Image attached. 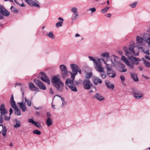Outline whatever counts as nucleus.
Returning a JSON list of instances; mask_svg holds the SVG:
<instances>
[{"mask_svg": "<svg viewBox=\"0 0 150 150\" xmlns=\"http://www.w3.org/2000/svg\"><path fill=\"white\" fill-rule=\"evenodd\" d=\"M140 49H142L143 47H135L134 43L130 44L129 48L125 47H123L126 55L128 57V58L126 59L125 56H122L121 59L131 69H133L134 67V63L132 57L139 55Z\"/></svg>", "mask_w": 150, "mask_h": 150, "instance_id": "1", "label": "nucleus"}, {"mask_svg": "<svg viewBox=\"0 0 150 150\" xmlns=\"http://www.w3.org/2000/svg\"><path fill=\"white\" fill-rule=\"evenodd\" d=\"M70 67L72 71L70 74L71 75V79H67L65 82L66 85L71 90L74 92L77 91L75 85L74 83V80L78 72L80 74L81 73V70L79 67L76 64H70Z\"/></svg>", "mask_w": 150, "mask_h": 150, "instance_id": "2", "label": "nucleus"}, {"mask_svg": "<svg viewBox=\"0 0 150 150\" xmlns=\"http://www.w3.org/2000/svg\"><path fill=\"white\" fill-rule=\"evenodd\" d=\"M51 81L53 86L56 88L58 91L60 92L63 91L64 84L58 76H53Z\"/></svg>", "mask_w": 150, "mask_h": 150, "instance_id": "3", "label": "nucleus"}, {"mask_svg": "<svg viewBox=\"0 0 150 150\" xmlns=\"http://www.w3.org/2000/svg\"><path fill=\"white\" fill-rule=\"evenodd\" d=\"M88 57L91 61H93L95 64L94 67L96 70L101 71L103 70L102 67V63L101 61H98V59H102V58H97V59L94 57L92 56H88Z\"/></svg>", "mask_w": 150, "mask_h": 150, "instance_id": "4", "label": "nucleus"}, {"mask_svg": "<svg viewBox=\"0 0 150 150\" xmlns=\"http://www.w3.org/2000/svg\"><path fill=\"white\" fill-rule=\"evenodd\" d=\"M98 61L103 62L105 64L107 71H110L111 70L112 67L114 66V63L112 60H105L104 58L99 59H98Z\"/></svg>", "mask_w": 150, "mask_h": 150, "instance_id": "5", "label": "nucleus"}, {"mask_svg": "<svg viewBox=\"0 0 150 150\" xmlns=\"http://www.w3.org/2000/svg\"><path fill=\"white\" fill-rule=\"evenodd\" d=\"M61 71V75L62 77L65 79L68 76V70L66 66L64 64L61 65L59 66Z\"/></svg>", "mask_w": 150, "mask_h": 150, "instance_id": "6", "label": "nucleus"}, {"mask_svg": "<svg viewBox=\"0 0 150 150\" xmlns=\"http://www.w3.org/2000/svg\"><path fill=\"white\" fill-rule=\"evenodd\" d=\"M71 11L72 14L71 17V19L72 21L76 20L79 17V13L78 11V9L76 7H72L71 10Z\"/></svg>", "mask_w": 150, "mask_h": 150, "instance_id": "7", "label": "nucleus"}, {"mask_svg": "<svg viewBox=\"0 0 150 150\" xmlns=\"http://www.w3.org/2000/svg\"><path fill=\"white\" fill-rule=\"evenodd\" d=\"M10 14V12L5 9L3 6L0 4V19H3L4 16H8Z\"/></svg>", "mask_w": 150, "mask_h": 150, "instance_id": "8", "label": "nucleus"}, {"mask_svg": "<svg viewBox=\"0 0 150 150\" xmlns=\"http://www.w3.org/2000/svg\"><path fill=\"white\" fill-rule=\"evenodd\" d=\"M83 85L84 88L86 90L90 89L92 86V83L88 79H84L83 81Z\"/></svg>", "mask_w": 150, "mask_h": 150, "instance_id": "9", "label": "nucleus"}, {"mask_svg": "<svg viewBox=\"0 0 150 150\" xmlns=\"http://www.w3.org/2000/svg\"><path fill=\"white\" fill-rule=\"evenodd\" d=\"M132 94L136 99H138L141 98L143 97V93L140 91L134 90L132 92Z\"/></svg>", "mask_w": 150, "mask_h": 150, "instance_id": "10", "label": "nucleus"}, {"mask_svg": "<svg viewBox=\"0 0 150 150\" xmlns=\"http://www.w3.org/2000/svg\"><path fill=\"white\" fill-rule=\"evenodd\" d=\"M34 82L41 89L45 90L46 89V86L41 81L35 79Z\"/></svg>", "mask_w": 150, "mask_h": 150, "instance_id": "11", "label": "nucleus"}, {"mask_svg": "<svg viewBox=\"0 0 150 150\" xmlns=\"http://www.w3.org/2000/svg\"><path fill=\"white\" fill-rule=\"evenodd\" d=\"M143 39L141 37L137 36L136 38V43L138 45L137 46H135V47H140L139 46H142L143 45ZM133 43H134L135 44V43L134 42H132L130 44H131Z\"/></svg>", "mask_w": 150, "mask_h": 150, "instance_id": "12", "label": "nucleus"}, {"mask_svg": "<svg viewBox=\"0 0 150 150\" xmlns=\"http://www.w3.org/2000/svg\"><path fill=\"white\" fill-rule=\"evenodd\" d=\"M40 74L42 76L40 77L41 79L43 82L47 83L48 84H49L50 83V80L45 74L42 72L40 73Z\"/></svg>", "mask_w": 150, "mask_h": 150, "instance_id": "13", "label": "nucleus"}, {"mask_svg": "<svg viewBox=\"0 0 150 150\" xmlns=\"http://www.w3.org/2000/svg\"><path fill=\"white\" fill-rule=\"evenodd\" d=\"M93 98L99 101H104L105 100V97L99 93H96Z\"/></svg>", "mask_w": 150, "mask_h": 150, "instance_id": "14", "label": "nucleus"}, {"mask_svg": "<svg viewBox=\"0 0 150 150\" xmlns=\"http://www.w3.org/2000/svg\"><path fill=\"white\" fill-rule=\"evenodd\" d=\"M0 111L1 115H5L7 114V111L5 109L4 104H2L0 107Z\"/></svg>", "mask_w": 150, "mask_h": 150, "instance_id": "15", "label": "nucleus"}, {"mask_svg": "<svg viewBox=\"0 0 150 150\" xmlns=\"http://www.w3.org/2000/svg\"><path fill=\"white\" fill-rule=\"evenodd\" d=\"M28 122L31 123L33 125L38 127L39 128H41L42 127L40 123L38 122H36L34 121L33 119L32 118L29 119L28 120Z\"/></svg>", "mask_w": 150, "mask_h": 150, "instance_id": "16", "label": "nucleus"}, {"mask_svg": "<svg viewBox=\"0 0 150 150\" xmlns=\"http://www.w3.org/2000/svg\"><path fill=\"white\" fill-rule=\"evenodd\" d=\"M18 103L19 105L20 108L21 109L23 112H25L27 111V109L26 106V105L25 102L24 103L23 100L21 102Z\"/></svg>", "mask_w": 150, "mask_h": 150, "instance_id": "17", "label": "nucleus"}, {"mask_svg": "<svg viewBox=\"0 0 150 150\" xmlns=\"http://www.w3.org/2000/svg\"><path fill=\"white\" fill-rule=\"evenodd\" d=\"M2 132L3 136L5 137L6 135V130L5 126L0 125V133Z\"/></svg>", "mask_w": 150, "mask_h": 150, "instance_id": "18", "label": "nucleus"}, {"mask_svg": "<svg viewBox=\"0 0 150 150\" xmlns=\"http://www.w3.org/2000/svg\"><path fill=\"white\" fill-rule=\"evenodd\" d=\"M93 80L94 84L97 85L98 83L101 84L102 81L101 79L96 77H93Z\"/></svg>", "mask_w": 150, "mask_h": 150, "instance_id": "19", "label": "nucleus"}, {"mask_svg": "<svg viewBox=\"0 0 150 150\" xmlns=\"http://www.w3.org/2000/svg\"><path fill=\"white\" fill-rule=\"evenodd\" d=\"M29 88L31 90L35 91L38 90L39 88L36 86L34 84L32 83H30L28 85Z\"/></svg>", "mask_w": 150, "mask_h": 150, "instance_id": "20", "label": "nucleus"}, {"mask_svg": "<svg viewBox=\"0 0 150 150\" xmlns=\"http://www.w3.org/2000/svg\"><path fill=\"white\" fill-rule=\"evenodd\" d=\"M107 73L109 77L112 78H114L116 76V72L113 71H107Z\"/></svg>", "mask_w": 150, "mask_h": 150, "instance_id": "21", "label": "nucleus"}, {"mask_svg": "<svg viewBox=\"0 0 150 150\" xmlns=\"http://www.w3.org/2000/svg\"><path fill=\"white\" fill-rule=\"evenodd\" d=\"M105 85L108 88L112 90L114 88V85L108 81H106L105 82Z\"/></svg>", "mask_w": 150, "mask_h": 150, "instance_id": "22", "label": "nucleus"}, {"mask_svg": "<svg viewBox=\"0 0 150 150\" xmlns=\"http://www.w3.org/2000/svg\"><path fill=\"white\" fill-rule=\"evenodd\" d=\"M110 54L108 52H104L102 53L101 56L102 57L105 58L104 59L105 60H109V58L110 57Z\"/></svg>", "mask_w": 150, "mask_h": 150, "instance_id": "23", "label": "nucleus"}, {"mask_svg": "<svg viewBox=\"0 0 150 150\" xmlns=\"http://www.w3.org/2000/svg\"><path fill=\"white\" fill-rule=\"evenodd\" d=\"M46 123L48 127L51 126L52 124V119L50 118H48L46 120Z\"/></svg>", "mask_w": 150, "mask_h": 150, "instance_id": "24", "label": "nucleus"}, {"mask_svg": "<svg viewBox=\"0 0 150 150\" xmlns=\"http://www.w3.org/2000/svg\"><path fill=\"white\" fill-rule=\"evenodd\" d=\"M142 60L145 66L147 68H150V62L144 58L142 59Z\"/></svg>", "mask_w": 150, "mask_h": 150, "instance_id": "25", "label": "nucleus"}, {"mask_svg": "<svg viewBox=\"0 0 150 150\" xmlns=\"http://www.w3.org/2000/svg\"><path fill=\"white\" fill-rule=\"evenodd\" d=\"M130 74L132 78L135 81H138L139 79L137 74L134 73H131Z\"/></svg>", "mask_w": 150, "mask_h": 150, "instance_id": "26", "label": "nucleus"}, {"mask_svg": "<svg viewBox=\"0 0 150 150\" xmlns=\"http://www.w3.org/2000/svg\"><path fill=\"white\" fill-rule=\"evenodd\" d=\"M120 65H121V66L120 67L119 69V71L120 72H126L127 70L124 67L125 66L124 65L120 64Z\"/></svg>", "mask_w": 150, "mask_h": 150, "instance_id": "27", "label": "nucleus"}, {"mask_svg": "<svg viewBox=\"0 0 150 150\" xmlns=\"http://www.w3.org/2000/svg\"><path fill=\"white\" fill-rule=\"evenodd\" d=\"M58 96L60 99L61 102H62V104L61 105L60 107L61 108H63L67 104V103L65 101L64 98H62L59 96Z\"/></svg>", "mask_w": 150, "mask_h": 150, "instance_id": "28", "label": "nucleus"}, {"mask_svg": "<svg viewBox=\"0 0 150 150\" xmlns=\"http://www.w3.org/2000/svg\"><path fill=\"white\" fill-rule=\"evenodd\" d=\"M15 2L21 7H24L25 5L23 3L22 0H14Z\"/></svg>", "mask_w": 150, "mask_h": 150, "instance_id": "29", "label": "nucleus"}, {"mask_svg": "<svg viewBox=\"0 0 150 150\" xmlns=\"http://www.w3.org/2000/svg\"><path fill=\"white\" fill-rule=\"evenodd\" d=\"M102 67L103 69V70H101V71H98V70H96L97 71L100 73V75L101 77L103 78H105L106 77V75L105 74V73L104 71V68L102 64Z\"/></svg>", "mask_w": 150, "mask_h": 150, "instance_id": "30", "label": "nucleus"}, {"mask_svg": "<svg viewBox=\"0 0 150 150\" xmlns=\"http://www.w3.org/2000/svg\"><path fill=\"white\" fill-rule=\"evenodd\" d=\"M13 109L14 110V112L16 115L18 116L21 115V111L19 110L18 107Z\"/></svg>", "mask_w": 150, "mask_h": 150, "instance_id": "31", "label": "nucleus"}, {"mask_svg": "<svg viewBox=\"0 0 150 150\" xmlns=\"http://www.w3.org/2000/svg\"><path fill=\"white\" fill-rule=\"evenodd\" d=\"M133 59L134 64L136 65H137L139 64V61H141L139 58L136 57H132Z\"/></svg>", "mask_w": 150, "mask_h": 150, "instance_id": "32", "label": "nucleus"}, {"mask_svg": "<svg viewBox=\"0 0 150 150\" xmlns=\"http://www.w3.org/2000/svg\"><path fill=\"white\" fill-rule=\"evenodd\" d=\"M10 102L11 107L13 109L17 107L15 101L14 100L10 101Z\"/></svg>", "mask_w": 150, "mask_h": 150, "instance_id": "33", "label": "nucleus"}, {"mask_svg": "<svg viewBox=\"0 0 150 150\" xmlns=\"http://www.w3.org/2000/svg\"><path fill=\"white\" fill-rule=\"evenodd\" d=\"M10 9L12 12L13 13H16L18 12V10L17 8L13 6H11Z\"/></svg>", "mask_w": 150, "mask_h": 150, "instance_id": "34", "label": "nucleus"}, {"mask_svg": "<svg viewBox=\"0 0 150 150\" xmlns=\"http://www.w3.org/2000/svg\"><path fill=\"white\" fill-rule=\"evenodd\" d=\"M46 36H48L50 38L52 39H54V38L52 32H50L46 35Z\"/></svg>", "mask_w": 150, "mask_h": 150, "instance_id": "35", "label": "nucleus"}, {"mask_svg": "<svg viewBox=\"0 0 150 150\" xmlns=\"http://www.w3.org/2000/svg\"><path fill=\"white\" fill-rule=\"evenodd\" d=\"M15 121L16 122V124L14 125V127L17 128L19 127L21 125L20 122L19 121H18L16 119H15Z\"/></svg>", "mask_w": 150, "mask_h": 150, "instance_id": "36", "label": "nucleus"}, {"mask_svg": "<svg viewBox=\"0 0 150 150\" xmlns=\"http://www.w3.org/2000/svg\"><path fill=\"white\" fill-rule=\"evenodd\" d=\"M109 9V7H106L101 10V12L103 13H106Z\"/></svg>", "mask_w": 150, "mask_h": 150, "instance_id": "37", "label": "nucleus"}, {"mask_svg": "<svg viewBox=\"0 0 150 150\" xmlns=\"http://www.w3.org/2000/svg\"><path fill=\"white\" fill-rule=\"evenodd\" d=\"M25 99V102H26L27 103L28 106L30 107L31 106V100H29L28 99H27L26 98H24Z\"/></svg>", "mask_w": 150, "mask_h": 150, "instance_id": "38", "label": "nucleus"}, {"mask_svg": "<svg viewBox=\"0 0 150 150\" xmlns=\"http://www.w3.org/2000/svg\"><path fill=\"white\" fill-rule=\"evenodd\" d=\"M111 59L110 60H112L113 61H113L116 62L118 58L117 57L114 55L111 56Z\"/></svg>", "mask_w": 150, "mask_h": 150, "instance_id": "39", "label": "nucleus"}, {"mask_svg": "<svg viewBox=\"0 0 150 150\" xmlns=\"http://www.w3.org/2000/svg\"><path fill=\"white\" fill-rule=\"evenodd\" d=\"M25 1L29 4L30 5L32 6L34 2L33 0H25Z\"/></svg>", "mask_w": 150, "mask_h": 150, "instance_id": "40", "label": "nucleus"}, {"mask_svg": "<svg viewBox=\"0 0 150 150\" xmlns=\"http://www.w3.org/2000/svg\"><path fill=\"white\" fill-rule=\"evenodd\" d=\"M63 23L62 21H59L56 24V26L57 27H61Z\"/></svg>", "mask_w": 150, "mask_h": 150, "instance_id": "41", "label": "nucleus"}, {"mask_svg": "<svg viewBox=\"0 0 150 150\" xmlns=\"http://www.w3.org/2000/svg\"><path fill=\"white\" fill-rule=\"evenodd\" d=\"M144 41L148 44V45L150 47V36L148 38L145 39Z\"/></svg>", "mask_w": 150, "mask_h": 150, "instance_id": "42", "label": "nucleus"}, {"mask_svg": "<svg viewBox=\"0 0 150 150\" xmlns=\"http://www.w3.org/2000/svg\"><path fill=\"white\" fill-rule=\"evenodd\" d=\"M32 6H35L38 8H39L40 7L38 2L35 1H34Z\"/></svg>", "mask_w": 150, "mask_h": 150, "instance_id": "43", "label": "nucleus"}, {"mask_svg": "<svg viewBox=\"0 0 150 150\" xmlns=\"http://www.w3.org/2000/svg\"><path fill=\"white\" fill-rule=\"evenodd\" d=\"M92 75V74L91 72L88 73L86 74V79H88L91 78Z\"/></svg>", "mask_w": 150, "mask_h": 150, "instance_id": "44", "label": "nucleus"}, {"mask_svg": "<svg viewBox=\"0 0 150 150\" xmlns=\"http://www.w3.org/2000/svg\"><path fill=\"white\" fill-rule=\"evenodd\" d=\"M33 133L35 134H37V135H40L41 134V132L40 131L36 129L34 130L33 132Z\"/></svg>", "mask_w": 150, "mask_h": 150, "instance_id": "45", "label": "nucleus"}, {"mask_svg": "<svg viewBox=\"0 0 150 150\" xmlns=\"http://www.w3.org/2000/svg\"><path fill=\"white\" fill-rule=\"evenodd\" d=\"M142 51L144 53L148 55H150V54L149 50H145L144 49H143L142 50Z\"/></svg>", "mask_w": 150, "mask_h": 150, "instance_id": "46", "label": "nucleus"}, {"mask_svg": "<svg viewBox=\"0 0 150 150\" xmlns=\"http://www.w3.org/2000/svg\"><path fill=\"white\" fill-rule=\"evenodd\" d=\"M137 5V3L136 2H135L131 4L130 5V6L132 8H135Z\"/></svg>", "mask_w": 150, "mask_h": 150, "instance_id": "47", "label": "nucleus"}, {"mask_svg": "<svg viewBox=\"0 0 150 150\" xmlns=\"http://www.w3.org/2000/svg\"><path fill=\"white\" fill-rule=\"evenodd\" d=\"M89 11H91L92 13H93L96 11V8L95 7H93L92 8H90L89 9Z\"/></svg>", "mask_w": 150, "mask_h": 150, "instance_id": "48", "label": "nucleus"}, {"mask_svg": "<svg viewBox=\"0 0 150 150\" xmlns=\"http://www.w3.org/2000/svg\"><path fill=\"white\" fill-rule=\"evenodd\" d=\"M120 78L121 79V81L122 82H124L125 80V77L122 75L120 76Z\"/></svg>", "mask_w": 150, "mask_h": 150, "instance_id": "49", "label": "nucleus"}, {"mask_svg": "<svg viewBox=\"0 0 150 150\" xmlns=\"http://www.w3.org/2000/svg\"><path fill=\"white\" fill-rule=\"evenodd\" d=\"M144 57L146 59L150 61V57H149V56L146 55Z\"/></svg>", "mask_w": 150, "mask_h": 150, "instance_id": "50", "label": "nucleus"}, {"mask_svg": "<svg viewBox=\"0 0 150 150\" xmlns=\"http://www.w3.org/2000/svg\"><path fill=\"white\" fill-rule=\"evenodd\" d=\"M50 93L52 94H54V92L52 90V88H50Z\"/></svg>", "mask_w": 150, "mask_h": 150, "instance_id": "51", "label": "nucleus"}, {"mask_svg": "<svg viewBox=\"0 0 150 150\" xmlns=\"http://www.w3.org/2000/svg\"><path fill=\"white\" fill-rule=\"evenodd\" d=\"M10 118V116L9 117H8L7 116H5L4 117V120H9Z\"/></svg>", "mask_w": 150, "mask_h": 150, "instance_id": "52", "label": "nucleus"}, {"mask_svg": "<svg viewBox=\"0 0 150 150\" xmlns=\"http://www.w3.org/2000/svg\"><path fill=\"white\" fill-rule=\"evenodd\" d=\"M3 118L1 115L0 116V123H2L3 122Z\"/></svg>", "mask_w": 150, "mask_h": 150, "instance_id": "53", "label": "nucleus"}, {"mask_svg": "<svg viewBox=\"0 0 150 150\" xmlns=\"http://www.w3.org/2000/svg\"><path fill=\"white\" fill-rule=\"evenodd\" d=\"M105 16L108 18H110L111 16V15L110 13H107L105 15Z\"/></svg>", "mask_w": 150, "mask_h": 150, "instance_id": "54", "label": "nucleus"}, {"mask_svg": "<svg viewBox=\"0 0 150 150\" xmlns=\"http://www.w3.org/2000/svg\"><path fill=\"white\" fill-rule=\"evenodd\" d=\"M46 115L48 118H50V117H51V115L50 113L49 112H47V113Z\"/></svg>", "mask_w": 150, "mask_h": 150, "instance_id": "55", "label": "nucleus"}, {"mask_svg": "<svg viewBox=\"0 0 150 150\" xmlns=\"http://www.w3.org/2000/svg\"><path fill=\"white\" fill-rule=\"evenodd\" d=\"M35 108L37 110H41L42 108V107L41 106H40L38 107L37 108V107H35Z\"/></svg>", "mask_w": 150, "mask_h": 150, "instance_id": "56", "label": "nucleus"}, {"mask_svg": "<svg viewBox=\"0 0 150 150\" xmlns=\"http://www.w3.org/2000/svg\"><path fill=\"white\" fill-rule=\"evenodd\" d=\"M21 91L23 96L24 94V90L23 88H21Z\"/></svg>", "mask_w": 150, "mask_h": 150, "instance_id": "57", "label": "nucleus"}, {"mask_svg": "<svg viewBox=\"0 0 150 150\" xmlns=\"http://www.w3.org/2000/svg\"><path fill=\"white\" fill-rule=\"evenodd\" d=\"M9 112H10V116L11 114H12V113L13 112V110L12 109H11V108H10V109Z\"/></svg>", "mask_w": 150, "mask_h": 150, "instance_id": "58", "label": "nucleus"}, {"mask_svg": "<svg viewBox=\"0 0 150 150\" xmlns=\"http://www.w3.org/2000/svg\"><path fill=\"white\" fill-rule=\"evenodd\" d=\"M13 100H14L13 96V95H12L11 96L10 101H13Z\"/></svg>", "mask_w": 150, "mask_h": 150, "instance_id": "59", "label": "nucleus"}, {"mask_svg": "<svg viewBox=\"0 0 150 150\" xmlns=\"http://www.w3.org/2000/svg\"><path fill=\"white\" fill-rule=\"evenodd\" d=\"M52 108H53L54 110H55L56 109V108L55 107V105H54L52 103Z\"/></svg>", "mask_w": 150, "mask_h": 150, "instance_id": "60", "label": "nucleus"}, {"mask_svg": "<svg viewBox=\"0 0 150 150\" xmlns=\"http://www.w3.org/2000/svg\"><path fill=\"white\" fill-rule=\"evenodd\" d=\"M138 69L140 71H142L143 70V67L141 66H140L139 67Z\"/></svg>", "mask_w": 150, "mask_h": 150, "instance_id": "61", "label": "nucleus"}, {"mask_svg": "<svg viewBox=\"0 0 150 150\" xmlns=\"http://www.w3.org/2000/svg\"><path fill=\"white\" fill-rule=\"evenodd\" d=\"M58 19L59 20H61V21H62L63 22V21H64V19L62 18L61 17H59L58 18Z\"/></svg>", "mask_w": 150, "mask_h": 150, "instance_id": "62", "label": "nucleus"}, {"mask_svg": "<svg viewBox=\"0 0 150 150\" xmlns=\"http://www.w3.org/2000/svg\"><path fill=\"white\" fill-rule=\"evenodd\" d=\"M75 37H78L80 36V35L78 34H76L75 35Z\"/></svg>", "mask_w": 150, "mask_h": 150, "instance_id": "63", "label": "nucleus"}, {"mask_svg": "<svg viewBox=\"0 0 150 150\" xmlns=\"http://www.w3.org/2000/svg\"><path fill=\"white\" fill-rule=\"evenodd\" d=\"M21 83H18L16 84L15 86L18 85V86H21Z\"/></svg>", "mask_w": 150, "mask_h": 150, "instance_id": "64", "label": "nucleus"}]
</instances>
